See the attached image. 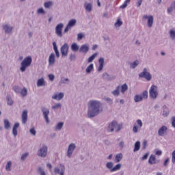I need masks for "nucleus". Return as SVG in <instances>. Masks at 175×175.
Here are the masks:
<instances>
[{
    "label": "nucleus",
    "mask_w": 175,
    "mask_h": 175,
    "mask_svg": "<svg viewBox=\"0 0 175 175\" xmlns=\"http://www.w3.org/2000/svg\"><path fill=\"white\" fill-rule=\"evenodd\" d=\"M137 124L139 128H142V126H143V122H142V120L140 119L137 120Z\"/></svg>",
    "instance_id": "nucleus-60"
},
{
    "label": "nucleus",
    "mask_w": 175,
    "mask_h": 175,
    "mask_svg": "<svg viewBox=\"0 0 175 175\" xmlns=\"http://www.w3.org/2000/svg\"><path fill=\"white\" fill-rule=\"evenodd\" d=\"M18 126H20V123L16 122L14 124L12 128V135L16 137L17 136V129H18Z\"/></svg>",
    "instance_id": "nucleus-22"
},
{
    "label": "nucleus",
    "mask_w": 175,
    "mask_h": 175,
    "mask_svg": "<svg viewBox=\"0 0 175 175\" xmlns=\"http://www.w3.org/2000/svg\"><path fill=\"white\" fill-rule=\"evenodd\" d=\"M120 88H121V86L120 85L117 86L116 90L111 92L112 95H113V96H118L120 95Z\"/></svg>",
    "instance_id": "nucleus-28"
},
{
    "label": "nucleus",
    "mask_w": 175,
    "mask_h": 175,
    "mask_svg": "<svg viewBox=\"0 0 175 175\" xmlns=\"http://www.w3.org/2000/svg\"><path fill=\"white\" fill-rule=\"evenodd\" d=\"M47 152H49V148L47 145L43 144L37 152V155L40 158H46L47 157Z\"/></svg>",
    "instance_id": "nucleus-4"
},
{
    "label": "nucleus",
    "mask_w": 175,
    "mask_h": 175,
    "mask_svg": "<svg viewBox=\"0 0 175 175\" xmlns=\"http://www.w3.org/2000/svg\"><path fill=\"white\" fill-rule=\"evenodd\" d=\"M22 124H27V121H28V110L25 109L22 113Z\"/></svg>",
    "instance_id": "nucleus-18"
},
{
    "label": "nucleus",
    "mask_w": 175,
    "mask_h": 175,
    "mask_svg": "<svg viewBox=\"0 0 175 175\" xmlns=\"http://www.w3.org/2000/svg\"><path fill=\"white\" fill-rule=\"evenodd\" d=\"M126 91H128V85L126 83L123 84L121 86V92L122 94H124Z\"/></svg>",
    "instance_id": "nucleus-45"
},
{
    "label": "nucleus",
    "mask_w": 175,
    "mask_h": 175,
    "mask_svg": "<svg viewBox=\"0 0 175 175\" xmlns=\"http://www.w3.org/2000/svg\"><path fill=\"white\" fill-rule=\"evenodd\" d=\"M129 2H131V0H126L123 4L120 6V9H125V8H126V6H128V3H129Z\"/></svg>",
    "instance_id": "nucleus-50"
},
{
    "label": "nucleus",
    "mask_w": 175,
    "mask_h": 175,
    "mask_svg": "<svg viewBox=\"0 0 175 175\" xmlns=\"http://www.w3.org/2000/svg\"><path fill=\"white\" fill-rule=\"evenodd\" d=\"M103 111L102 102L98 100H90L88 103V117L94 118Z\"/></svg>",
    "instance_id": "nucleus-1"
},
{
    "label": "nucleus",
    "mask_w": 175,
    "mask_h": 175,
    "mask_svg": "<svg viewBox=\"0 0 175 175\" xmlns=\"http://www.w3.org/2000/svg\"><path fill=\"white\" fill-rule=\"evenodd\" d=\"M46 85V82L44 81V79L40 78L37 81V87H44Z\"/></svg>",
    "instance_id": "nucleus-23"
},
{
    "label": "nucleus",
    "mask_w": 175,
    "mask_h": 175,
    "mask_svg": "<svg viewBox=\"0 0 175 175\" xmlns=\"http://www.w3.org/2000/svg\"><path fill=\"white\" fill-rule=\"evenodd\" d=\"M90 51V45L88 44H82L79 49L80 53H83L84 54H87Z\"/></svg>",
    "instance_id": "nucleus-17"
},
{
    "label": "nucleus",
    "mask_w": 175,
    "mask_h": 175,
    "mask_svg": "<svg viewBox=\"0 0 175 175\" xmlns=\"http://www.w3.org/2000/svg\"><path fill=\"white\" fill-rule=\"evenodd\" d=\"M3 125H4V129L9 130L10 129V122H9V120L5 119L3 121Z\"/></svg>",
    "instance_id": "nucleus-25"
},
{
    "label": "nucleus",
    "mask_w": 175,
    "mask_h": 175,
    "mask_svg": "<svg viewBox=\"0 0 175 175\" xmlns=\"http://www.w3.org/2000/svg\"><path fill=\"white\" fill-rule=\"evenodd\" d=\"M70 61H76V55L70 54Z\"/></svg>",
    "instance_id": "nucleus-63"
},
{
    "label": "nucleus",
    "mask_w": 175,
    "mask_h": 175,
    "mask_svg": "<svg viewBox=\"0 0 175 175\" xmlns=\"http://www.w3.org/2000/svg\"><path fill=\"white\" fill-rule=\"evenodd\" d=\"M93 70H94V64H91L86 68L85 72L86 73H88V75H90V73H91Z\"/></svg>",
    "instance_id": "nucleus-30"
},
{
    "label": "nucleus",
    "mask_w": 175,
    "mask_h": 175,
    "mask_svg": "<svg viewBox=\"0 0 175 175\" xmlns=\"http://www.w3.org/2000/svg\"><path fill=\"white\" fill-rule=\"evenodd\" d=\"M20 94L21 95H22V96H27V95H28V90L27 89V88H23V89H21Z\"/></svg>",
    "instance_id": "nucleus-34"
},
{
    "label": "nucleus",
    "mask_w": 175,
    "mask_h": 175,
    "mask_svg": "<svg viewBox=\"0 0 175 175\" xmlns=\"http://www.w3.org/2000/svg\"><path fill=\"white\" fill-rule=\"evenodd\" d=\"M140 150V141H137L135 144L134 147V152H136V151H139Z\"/></svg>",
    "instance_id": "nucleus-36"
},
{
    "label": "nucleus",
    "mask_w": 175,
    "mask_h": 175,
    "mask_svg": "<svg viewBox=\"0 0 175 175\" xmlns=\"http://www.w3.org/2000/svg\"><path fill=\"white\" fill-rule=\"evenodd\" d=\"M167 132V127L166 126H162L158 130V135L159 136H165V134Z\"/></svg>",
    "instance_id": "nucleus-20"
},
{
    "label": "nucleus",
    "mask_w": 175,
    "mask_h": 175,
    "mask_svg": "<svg viewBox=\"0 0 175 175\" xmlns=\"http://www.w3.org/2000/svg\"><path fill=\"white\" fill-rule=\"evenodd\" d=\"M53 50L55 53L57 58H59V51H58V47L57 46V43L55 42H53Z\"/></svg>",
    "instance_id": "nucleus-24"
},
{
    "label": "nucleus",
    "mask_w": 175,
    "mask_h": 175,
    "mask_svg": "<svg viewBox=\"0 0 175 175\" xmlns=\"http://www.w3.org/2000/svg\"><path fill=\"white\" fill-rule=\"evenodd\" d=\"M6 100H7L8 106L13 105L14 102H13V100H12V97H10V96H7Z\"/></svg>",
    "instance_id": "nucleus-44"
},
{
    "label": "nucleus",
    "mask_w": 175,
    "mask_h": 175,
    "mask_svg": "<svg viewBox=\"0 0 175 175\" xmlns=\"http://www.w3.org/2000/svg\"><path fill=\"white\" fill-rule=\"evenodd\" d=\"M62 29H64V23H59L56 25L55 31L58 38H62Z\"/></svg>",
    "instance_id": "nucleus-11"
},
{
    "label": "nucleus",
    "mask_w": 175,
    "mask_h": 175,
    "mask_svg": "<svg viewBox=\"0 0 175 175\" xmlns=\"http://www.w3.org/2000/svg\"><path fill=\"white\" fill-rule=\"evenodd\" d=\"M114 25L116 28L121 27V25H122V21H121V19H118Z\"/></svg>",
    "instance_id": "nucleus-47"
},
{
    "label": "nucleus",
    "mask_w": 175,
    "mask_h": 175,
    "mask_svg": "<svg viewBox=\"0 0 175 175\" xmlns=\"http://www.w3.org/2000/svg\"><path fill=\"white\" fill-rule=\"evenodd\" d=\"M134 100L136 103L142 102V100H143V96H142L141 94H137L134 96Z\"/></svg>",
    "instance_id": "nucleus-33"
},
{
    "label": "nucleus",
    "mask_w": 175,
    "mask_h": 175,
    "mask_svg": "<svg viewBox=\"0 0 175 175\" xmlns=\"http://www.w3.org/2000/svg\"><path fill=\"white\" fill-rule=\"evenodd\" d=\"M84 38V33H79L77 34V40L80 41Z\"/></svg>",
    "instance_id": "nucleus-56"
},
{
    "label": "nucleus",
    "mask_w": 175,
    "mask_h": 175,
    "mask_svg": "<svg viewBox=\"0 0 175 175\" xmlns=\"http://www.w3.org/2000/svg\"><path fill=\"white\" fill-rule=\"evenodd\" d=\"M154 152L155 155H157L158 157H161V155H162V150L159 149H154Z\"/></svg>",
    "instance_id": "nucleus-53"
},
{
    "label": "nucleus",
    "mask_w": 175,
    "mask_h": 175,
    "mask_svg": "<svg viewBox=\"0 0 175 175\" xmlns=\"http://www.w3.org/2000/svg\"><path fill=\"white\" fill-rule=\"evenodd\" d=\"M69 79L62 77L60 81L59 82V85H62V84H69Z\"/></svg>",
    "instance_id": "nucleus-27"
},
{
    "label": "nucleus",
    "mask_w": 175,
    "mask_h": 175,
    "mask_svg": "<svg viewBox=\"0 0 175 175\" xmlns=\"http://www.w3.org/2000/svg\"><path fill=\"white\" fill-rule=\"evenodd\" d=\"M103 79H105L106 80H111L110 75L107 72H104L103 74Z\"/></svg>",
    "instance_id": "nucleus-51"
},
{
    "label": "nucleus",
    "mask_w": 175,
    "mask_h": 175,
    "mask_svg": "<svg viewBox=\"0 0 175 175\" xmlns=\"http://www.w3.org/2000/svg\"><path fill=\"white\" fill-rule=\"evenodd\" d=\"M138 76L141 79H146L148 81H150L151 79H152V75H151L146 68L143 69V71L140 72Z\"/></svg>",
    "instance_id": "nucleus-6"
},
{
    "label": "nucleus",
    "mask_w": 175,
    "mask_h": 175,
    "mask_svg": "<svg viewBox=\"0 0 175 175\" xmlns=\"http://www.w3.org/2000/svg\"><path fill=\"white\" fill-rule=\"evenodd\" d=\"M138 131H139V126H137V125H134L133 127V132L134 133H137Z\"/></svg>",
    "instance_id": "nucleus-59"
},
{
    "label": "nucleus",
    "mask_w": 175,
    "mask_h": 175,
    "mask_svg": "<svg viewBox=\"0 0 175 175\" xmlns=\"http://www.w3.org/2000/svg\"><path fill=\"white\" fill-rule=\"evenodd\" d=\"M141 96H142V99H147L148 98V92L146 90L144 91Z\"/></svg>",
    "instance_id": "nucleus-48"
},
{
    "label": "nucleus",
    "mask_w": 175,
    "mask_h": 175,
    "mask_svg": "<svg viewBox=\"0 0 175 175\" xmlns=\"http://www.w3.org/2000/svg\"><path fill=\"white\" fill-rule=\"evenodd\" d=\"M170 36L172 39L175 38V30L174 29H171L170 31Z\"/></svg>",
    "instance_id": "nucleus-55"
},
{
    "label": "nucleus",
    "mask_w": 175,
    "mask_h": 175,
    "mask_svg": "<svg viewBox=\"0 0 175 175\" xmlns=\"http://www.w3.org/2000/svg\"><path fill=\"white\" fill-rule=\"evenodd\" d=\"M79 45H77V43L74 42L71 45L72 51H74V52L79 51Z\"/></svg>",
    "instance_id": "nucleus-32"
},
{
    "label": "nucleus",
    "mask_w": 175,
    "mask_h": 175,
    "mask_svg": "<svg viewBox=\"0 0 175 175\" xmlns=\"http://www.w3.org/2000/svg\"><path fill=\"white\" fill-rule=\"evenodd\" d=\"M98 68L97 69L98 72H102V70H103V66L105 65V58L103 57H100L98 59Z\"/></svg>",
    "instance_id": "nucleus-19"
},
{
    "label": "nucleus",
    "mask_w": 175,
    "mask_h": 175,
    "mask_svg": "<svg viewBox=\"0 0 175 175\" xmlns=\"http://www.w3.org/2000/svg\"><path fill=\"white\" fill-rule=\"evenodd\" d=\"M113 162H107L106 163V168L109 169L110 172H111V169H113Z\"/></svg>",
    "instance_id": "nucleus-46"
},
{
    "label": "nucleus",
    "mask_w": 175,
    "mask_h": 175,
    "mask_svg": "<svg viewBox=\"0 0 175 175\" xmlns=\"http://www.w3.org/2000/svg\"><path fill=\"white\" fill-rule=\"evenodd\" d=\"M44 6L45 9H50V8H51V6H53V1H49L48 2H45L44 3Z\"/></svg>",
    "instance_id": "nucleus-41"
},
{
    "label": "nucleus",
    "mask_w": 175,
    "mask_h": 175,
    "mask_svg": "<svg viewBox=\"0 0 175 175\" xmlns=\"http://www.w3.org/2000/svg\"><path fill=\"white\" fill-rule=\"evenodd\" d=\"M173 10H174V5H171L167 8V13H168V14H171V13L173 12Z\"/></svg>",
    "instance_id": "nucleus-54"
},
{
    "label": "nucleus",
    "mask_w": 175,
    "mask_h": 175,
    "mask_svg": "<svg viewBox=\"0 0 175 175\" xmlns=\"http://www.w3.org/2000/svg\"><path fill=\"white\" fill-rule=\"evenodd\" d=\"M104 100L107 102L108 105H113V99L110 98V97L105 98Z\"/></svg>",
    "instance_id": "nucleus-49"
},
{
    "label": "nucleus",
    "mask_w": 175,
    "mask_h": 175,
    "mask_svg": "<svg viewBox=\"0 0 175 175\" xmlns=\"http://www.w3.org/2000/svg\"><path fill=\"white\" fill-rule=\"evenodd\" d=\"M29 132L31 133V135H33V136H36V131L35 130V128L33 127L29 130Z\"/></svg>",
    "instance_id": "nucleus-57"
},
{
    "label": "nucleus",
    "mask_w": 175,
    "mask_h": 175,
    "mask_svg": "<svg viewBox=\"0 0 175 175\" xmlns=\"http://www.w3.org/2000/svg\"><path fill=\"white\" fill-rule=\"evenodd\" d=\"M37 173L40 175H46V172H44V170L42 167H38L37 169Z\"/></svg>",
    "instance_id": "nucleus-38"
},
{
    "label": "nucleus",
    "mask_w": 175,
    "mask_h": 175,
    "mask_svg": "<svg viewBox=\"0 0 175 175\" xmlns=\"http://www.w3.org/2000/svg\"><path fill=\"white\" fill-rule=\"evenodd\" d=\"M13 90L14 91V92H16V94H20L21 91V88L18 87V86H14L13 88Z\"/></svg>",
    "instance_id": "nucleus-52"
},
{
    "label": "nucleus",
    "mask_w": 175,
    "mask_h": 175,
    "mask_svg": "<svg viewBox=\"0 0 175 175\" xmlns=\"http://www.w3.org/2000/svg\"><path fill=\"white\" fill-rule=\"evenodd\" d=\"M64 96H65L64 92L55 93L52 96V99L55 100H62V99H64Z\"/></svg>",
    "instance_id": "nucleus-15"
},
{
    "label": "nucleus",
    "mask_w": 175,
    "mask_h": 175,
    "mask_svg": "<svg viewBox=\"0 0 175 175\" xmlns=\"http://www.w3.org/2000/svg\"><path fill=\"white\" fill-rule=\"evenodd\" d=\"M31 64H32V57H26L21 63V72H24L28 67L31 66Z\"/></svg>",
    "instance_id": "nucleus-2"
},
{
    "label": "nucleus",
    "mask_w": 175,
    "mask_h": 175,
    "mask_svg": "<svg viewBox=\"0 0 175 175\" xmlns=\"http://www.w3.org/2000/svg\"><path fill=\"white\" fill-rule=\"evenodd\" d=\"M37 12L38 14H45L46 12H44V10L43 8H39L37 10Z\"/></svg>",
    "instance_id": "nucleus-58"
},
{
    "label": "nucleus",
    "mask_w": 175,
    "mask_h": 175,
    "mask_svg": "<svg viewBox=\"0 0 175 175\" xmlns=\"http://www.w3.org/2000/svg\"><path fill=\"white\" fill-rule=\"evenodd\" d=\"M159 95V90L158 86L155 85H152L149 89V96L151 99H157Z\"/></svg>",
    "instance_id": "nucleus-3"
},
{
    "label": "nucleus",
    "mask_w": 175,
    "mask_h": 175,
    "mask_svg": "<svg viewBox=\"0 0 175 175\" xmlns=\"http://www.w3.org/2000/svg\"><path fill=\"white\" fill-rule=\"evenodd\" d=\"M149 165H155L159 163V160H157V157L154 154H151L148 159Z\"/></svg>",
    "instance_id": "nucleus-16"
},
{
    "label": "nucleus",
    "mask_w": 175,
    "mask_h": 175,
    "mask_svg": "<svg viewBox=\"0 0 175 175\" xmlns=\"http://www.w3.org/2000/svg\"><path fill=\"white\" fill-rule=\"evenodd\" d=\"M143 18H144V20H148V27L149 28H151V27H152V25L154 24V16L152 15H144L143 16Z\"/></svg>",
    "instance_id": "nucleus-13"
},
{
    "label": "nucleus",
    "mask_w": 175,
    "mask_h": 175,
    "mask_svg": "<svg viewBox=\"0 0 175 175\" xmlns=\"http://www.w3.org/2000/svg\"><path fill=\"white\" fill-rule=\"evenodd\" d=\"M61 107H62V104L59 103L53 105L51 109H53V110H57V109H61Z\"/></svg>",
    "instance_id": "nucleus-43"
},
{
    "label": "nucleus",
    "mask_w": 175,
    "mask_h": 175,
    "mask_svg": "<svg viewBox=\"0 0 175 175\" xmlns=\"http://www.w3.org/2000/svg\"><path fill=\"white\" fill-rule=\"evenodd\" d=\"M41 111L43 114L44 118L46 124H49L50 122V120L49 119V114H50V109L48 108H46V107H43L41 108Z\"/></svg>",
    "instance_id": "nucleus-10"
},
{
    "label": "nucleus",
    "mask_w": 175,
    "mask_h": 175,
    "mask_svg": "<svg viewBox=\"0 0 175 175\" xmlns=\"http://www.w3.org/2000/svg\"><path fill=\"white\" fill-rule=\"evenodd\" d=\"M121 128H122V124H118L116 121H112L108 126L110 132H114V131L115 132H119V131H121Z\"/></svg>",
    "instance_id": "nucleus-5"
},
{
    "label": "nucleus",
    "mask_w": 175,
    "mask_h": 175,
    "mask_svg": "<svg viewBox=\"0 0 175 175\" xmlns=\"http://www.w3.org/2000/svg\"><path fill=\"white\" fill-rule=\"evenodd\" d=\"M172 163H175V150L173 151L172 154Z\"/></svg>",
    "instance_id": "nucleus-62"
},
{
    "label": "nucleus",
    "mask_w": 175,
    "mask_h": 175,
    "mask_svg": "<svg viewBox=\"0 0 175 175\" xmlns=\"http://www.w3.org/2000/svg\"><path fill=\"white\" fill-rule=\"evenodd\" d=\"M76 23H77V21H76V19H71L70 21H69L67 25L72 28V27H75V25H76Z\"/></svg>",
    "instance_id": "nucleus-37"
},
{
    "label": "nucleus",
    "mask_w": 175,
    "mask_h": 175,
    "mask_svg": "<svg viewBox=\"0 0 175 175\" xmlns=\"http://www.w3.org/2000/svg\"><path fill=\"white\" fill-rule=\"evenodd\" d=\"M64 127V122H61L57 123V124L55 126L56 131H61L62 128Z\"/></svg>",
    "instance_id": "nucleus-42"
},
{
    "label": "nucleus",
    "mask_w": 175,
    "mask_h": 175,
    "mask_svg": "<svg viewBox=\"0 0 175 175\" xmlns=\"http://www.w3.org/2000/svg\"><path fill=\"white\" fill-rule=\"evenodd\" d=\"M171 123H172V126H173V128H175V116H173L171 118Z\"/></svg>",
    "instance_id": "nucleus-64"
},
{
    "label": "nucleus",
    "mask_w": 175,
    "mask_h": 175,
    "mask_svg": "<svg viewBox=\"0 0 175 175\" xmlns=\"http://www.w3.org/2000/svg\"><path fill=\"white\" fill-rule=\"evenodd\" d=\"M60 51L62 55H63L64 57H66V55H68V51H69V45L68 44V43H65L61 47Z\"/></svg>",
    "instance_id": "nucleus-12"
},
{
    "label": "nucleus",
    "mask_w": 175,
    "mask_h": 175,
    "mask_svg": "<svg viewBox=\"0 0 175 175\" xmlns=\"http://www.w3.org/2000/svg\"><path fill=\"white\" fill-rule=\"evenodd\" d=\"M122 153H118L115 157V162L116 163H118V162H121V159H122Z\"/></svg>",
    "instance_id": "nucleus-29"
},
{
    "label": "nucleus",
    "mask_w": 175,
    "mask_h": 175,
    "mask_svg": "<svg viewBox=\"0 0 175 175\" xmlns=\"http://www.w3.org/2000/svg\"><path fill=\"white\" fill-rule=\"evenodd\" d=\"M169 108L166 105L163 106V117H167L169 116Z\"/></svg>",
    "instance_id": "nucleus-26"
},
{
    "label": "nucleus",
    "mask_w": 175,
    "mask_h": 175,
    "mask_svg": "<svg viewBox=\"0 0 175 175\" xmlns=\"http://www.w3.org/2000/svg\"><path fill=\"white\" fill-rule=\"evenodd\" d=\"M121 169V164L118 163L116 165H115L111 170V172L113 173V172H117L118 170H120Z\"/></svg>",
    "instance_id": "nucleus-39"
},
{
    "label": "nucleus",
    "mask_w": 175,
    "mask_h": 175,
    "mask_svg": "<svg viewBox=\"0 0 175 175\" xmlns=\"http://www.w3.org/2000/svg\"><path fill=\"white\" fill-rule=\"evenodd\" d=\"M49 65L53 66L55 64V54L51 53L49 57Z\"/></svg>",
    "instance_id": "nucleus-21"
},
{
    "label": "nucleus",
    "mask_w": 175,
    "mask_h": 175,
    "mask_svg": "<svg viewBox=\"0 0 175 175\" xmlns=\"http://www.w3.org/2000/svg\"><path fill=\"white\" fill-rule=\"evenodd\" d=\"M83 8L85 12H88V13H91V12H92V9H94V4L92 3L85 2L83 4Z\"/></svg>",
    "instance_id": "nucleus-14"
},
{
    "label": "nucleus",
    "mask_w": 175,
    "mask_h": 175,
    "mask_svg": "<svg viewBox=\"0 0 175 175\" xmlns=\"http://www.w3.org/2000/svg\"><path fill=\"white\" fill-rule=\"evenodd\" d=\"M98 56V53H94L92 55H91L88 59V62L89 63L92 62V61H94V59H95V58H96V57Z\"/></svg>",
    "instance_id": "nucleus-40"
},
{
    "label": "nucleus",
    "mask_w": 175,
    "mask_h": 175,
    "mask_svg": "<svg viewBox=\"0 0 175 175\" xmlns=\"http://www.w3.org/2000/svg\"><path fill=\"white\" fill-rule=\"evenodd\" d=\"M65 165L60 164L59 166L55 167L54 173L55 174L65 175Z\"/></svg>",
    "instance_id": "nucleus-8"
},
{
    "label": "nucleus",
    "mask_w": 175,
    "mask_h": 175,
    "mask_svg": "<svg viewBox=\"0 0 175 175\" xmlns=\"http://www.w3.org/2000/svg\"><path fill=\"white\" fill-rule=\"evenodd\" d=\"M75 150H76V144L75 143L70 144L67 149L68 158H72V155H73Z\"/></svg>",
    "instance_id": "nucleus-9"
},
{
    "label": "nucleus",
    "mask_w": 175,
    "mask_h": 175,
    "mask_svg": "<svg viewBox=\"0 0 175 175\" xmlns=\"http://www.w3.org/2000/svg\"><path fill=\"white\" fill-rule=\"evenodd\" d=\"M2 29L6 35H12L14 27L8 23H5L2 25Z\"/></svg>",
    "instance_id": "nucleus-7"
},
{
    "label": "nucleus",
    "mask_w": 175,
    "mask_h": 175,
    "mask_svg": "<svg viewBox=\"0 0 175 175\" xmlns=\"http://www.w3.org/2000/svg\"><path fill=\"white\" fill-rule=\"evenodd\" d=\"M139 60H135L133 62H131L130 64V68L131 69H135L137 67V66L139 65Z\"/></svg>",
    "instance_id": "nucleus-31"
},
{
    "label": "nucleus",
    "mask_w": 175,
    "mask_h": 175,
    "mask_svg": "<svg viewBox=\"0 0 175 175\" xmlns=\"http://www.w3.org/2000/svg\"><path fill=\"white\" fill-rule=\"evenodd\" d=\"M12 161H8L7 164L5 165V170L7 172H11L12 171Z\"/></svg>",
    "instance_id": "nucleus-35"
},
{
    "label": "nucleus",
    "mask_w": 175,
    "mask_h": 175,
    "mask_svg": "<svg viewBox=\"0 0 175 175\" xmlns=\"http://www.w3.org/2000/svg\"><path fill=\"white\" fill-rule=\"evenodd\" d=\"M28 157V153H25L23 154H22L21 159V161H25V159H27V157Z\"/></svg>",
    "instance_id": "nucleus-61"
}]
</instances>
